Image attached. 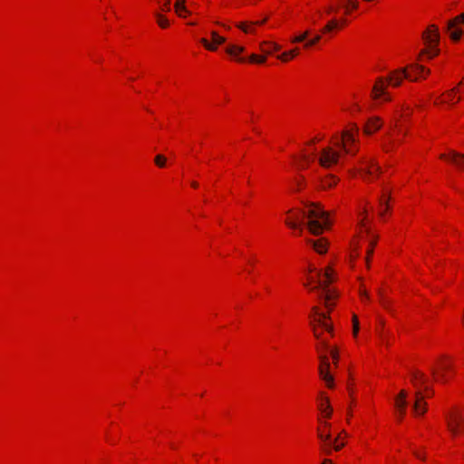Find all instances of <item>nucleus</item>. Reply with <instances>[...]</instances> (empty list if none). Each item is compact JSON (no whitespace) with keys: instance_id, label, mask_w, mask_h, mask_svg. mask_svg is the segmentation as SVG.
I'll return each instance as SVG.
<instances>
[{"instance_id":"obj_33","label":"nucleus","mask_w":464,"mask_h":464,"mask_svg":"<svg viewBox=\"0 0 464 464\" xmlns=\"http://www.w3.org/2000/svg\"><path fill=\"white\" fill-rule=\"evenodd\" d=\"M158 24L160 27L166 28L169 25V21L166 17L160 14H156Z\"/></svg>"},{"instance_id":"obj_57","label":"nucleus","mask_w":464,"mask_h":464,"mask_svg":"<svg viewBox=\"0 0 464 464\" xmlns=\"http://www.w3.org/2000/svg\"><path fill=\"white\" fill-rule=\"evenodd\" d=\"M238 61L239 62H245V58H239Z\"/></svg>"},{"instance_id":"obj_48","label":"nucleus","mask_w":464,"mask_h":464,"mask_svg":"<svg viewBox=\"0 0 464 464\" xmlns=\"http://www.w3.org/2000/svg\"><path fill=\"white\" fill-rule=\"evenodd\" d=\"M343 446V444H340V445L335 444V443L334 444V448L335 450H339Z\"/></svg>"},{"instance_id":"obj_29","label":"nucleus","mask_w":464,"mask_h":464,"mask_svg":"<svg viewBox=\"0 0 464 464\" xmlns=\"http://www.w3.org/2000/svg\"><path fill=\"white\" fill-rule=\"evenodd\" d=\"M321 40V35L319 34H316L314 37H313L312 39L306 41L304 44V48H310L314 45H315L319 41Z\"/></svg>"},{"instance_id":"obj_21","label":"nucleus","mask_w":464,"mask_h":464,"mask_svg":"<svg viewBox=\"0 0 464 464\" xmlns=\"http://www.w3.org/2000/svg\"><path fill=\"white\" fill-rule=\"evenodd\" d=\"M266 22V19L261 21H256L255 23H250L249 24H246L245 23L237 24V27L240 28L245 33H253L254 32V25L263 24Z\"/></svg>"},{"instance_id":"obj_42","label":"nucleus","mask_w":464,"mask_h":464,"mask_svg":"<svg viewBox=\"0 0 464 464\" xmlns=\"http://www.w3.org/2000/svg\"><path fill=\"white\" fill-rule=\"evenodd\" d=\"M373 254V248L372 247H369L367 249V256H366V263L367 265L369 264V260H370V256Z\"/></svg>"},{"instance_id":"obj_55","label":"nucleus","mask_w":464,"mask_h":464,"mask_svg":"<svg viewBox=\"0 0 464 464\" xmlns=\"http://www.w3.org/2000/svg\"><path fill=\"white\" fill-rule=\"evenodd\" d=\"M191 185H192V187H194V188H197V187H198V183H197V182H192V184H191Z\"/></svg>"},{"instance_id":"obj_44","label":"nucleus","mask_w":464,"mask_h":464,"mask_svg":"<svg viewBox=\"0 0 464 464\" xmlns=\"http://www.w3.org/2000/svg\"><path fill=\"white\" fill-rule=\"evenodd\" d=\"M298 52H299V51H298V48H295V49H293V50L289 51V53H290V55H291V58H293V57H295V55H297V54H298Z\"/></svg>"},{"instance_id":"obj_24","label":"nucleus","mask_w":464,"mask_h":464,"mask_svg":"<svg viewBox=\"0 0 464 464\" xmlns=\"http://www.w3.org/2000/svg\"><path fill=\"white\" fill-rule=\"evenodd\" d=\"M244 47L239 45H229L227 47L226 52L231 55L237 57V54L244 52Z\"/></svg>"},{"instance_id":"obj_11","label":"nucleus","mask_w":464,"mask_h":464,"mask_svg":"<svg viewBox=\"0 0 464 464\" xmlns=\"http://www.w3.org/2000/svg\"><path fill=\"white\" fill-rule=\"evenodd\" d=\"M427 403L424 401V396L420 391L415 392V401L413 403V411L416 415H422L427 411Z\"/></svg>"},{"instance_id":"obj_8","label":"nucleus","mask_w":464,"mask_h":464,"mask_svg":"<svg viewBox=\"0 0 464 464\" xmlns=\"http://www.w3.org/2000/svg\"><path fill=\"white\" fill-rule=\"evenodd\" d=\"M447 425L453 435L464 431V418L459 412H452L447 416Z\"/></svg>"},{"instance_id":"obj_39","label":"nucleus","mask_w":464,"mask_h":464,"mask_svg":"<svg viewBox=\"0 0 464 464\" xmlns=\"http://www.w3.org/2000/svg\"><path fill=\"white\" fill-rule=\"evenodd\" d=\"M440 368L447 372L452 370V365L449 362H441Z\"/></svg>"},{"instance_id":"obj_3","label":"nucleus","mask_w":464,"mask_h":464,"mask_svg":"<svg viewBox=\"0 0 464 464\" xmlns=\"http://www.w3.org/2000/svg\"><path fill=\"white\" fill-rule=\"evenodd\" d=\"M314 335L319 341V344L316 349L319 353L320 359V366H319V375L322 380H324L329 388L334 387V378L330 374V362L325 354L323 353V350H328V343L326 340L322 338V334L318 331V329L314 326Z\"/></svg>"},{"instance_id":"obj_28","label":"nucleus","mask_w":464,"mask_h":464,"mask_svg":"<svg viewBox=\"0 0 464 464\" xmlns=\"http://www.w3.org/2000/svg\"><path fill=\"white\" fill-rule=\"evenodd\" d=\"M266 56H259V55L255 54V53H253V54H251L249 56V61L251 63H256L262 64V63H264L266 62Z\"/></svg>"},{"instance_id":"obj_40","label":"nucleus","mask_w":464,"mask_h":464,"mask_svg":"<svg viewBox=\"0 0 464 464\" xmlns=\"http://www.w3.org/2000/svg\"><path fill=\"white\" fill-rule=\"evenodd\" d=\"M290 57H291V55H290L289 52H285V53H283L282 54H280V55L278 56V58H279L281 61H283V62H286V61H288Z\"/></svg>"},{"instance_id":"obj_10","label":"nucleus","mask_w":464,"mask_h":464,"mask_svg":"<svg viewBox=\"0 0 464 464\" xmlns=\"http://www.w3.org/2000/svg\"><path fill=\"white\" fill-rule=\"evenodd\" d=\"M440 158L450 160L459 169L464 167V154L459 153L455 150H450L449 154H440Z\"/></svg>"},{"instance_id":"obj_58","label":"nucleus","mask_w":464,"mask_h":464,"mask_svg":"<svg viewBox=\"0 0 464 464\" xmlns=\"http://www.w3.org/2000/svg\"><path fill=\"white\" fill-rule=\"evenodd\" d=\"M463 34H464V32H463Z\"/></svg>"},{"instance_id":"obj_13","label":"nucleus","mask_w":464,"mask_h":464,"mask_svg":"<svg viewBox=\"0 0 464 464\" xmlns=\"http://www.w3.org/2000/svg\"><path fill=\"white\" fill-rule=\"evenodd\" d=\"M354 141L353 134L350 130H343L342 132V141L337 142L336 146L342 148L346 153H353L351 149L347 148L346 143H353Z\"/></svg>"},{"instance_id":"obj_45","label":"nucleus","mask_w":464,"mask_h":464,"mask_svg":"<svg viewBox=\"0 0 464 464\" xmlns=\"http://www.w3.org/2000/svg\"><path fill=\"white\" fill-rule=\"evenodd\" d=\"M303 180H304V178L302 177V179H301V180H296V181H295V184H296V190H299V189L301 188V186H302Z\"/></svg>"},{"instance_id":"obj_50","label":"nucleus","mask_w":464,"mask_h":464,"mask_svg":"<svg viewBox=\"0 0 464 464\" xmlns=\"http://www.w3.org/2000/svg\"><path fill=\"white\" fill-rule=\"evenodd\" d=\"M361 295H362V297H365L366 299H369V295L366 291L362 292Z\"/></svg>"},{"instance_id":"obj_6","label":"nucleus","mask_w":464,"mask_h":464,"mask_svg":"<svg viewBox=\"0 0 464 464\" xmlns=\"http://www.w3.org/2000/svg\"><path fill=\"white\" fill-rule=\"evenodd\" d=\"M325 280H318L317 285L313 287L312 289H322L324 292V299H325V306L329 309L332 306L330 301L334 298V293L328 288L329 284L333 281L332 271L330 268H327L324 274Z\"/></svg>"},{"instance_id":"obj_12","label":"nucleus","mask_w":464,"mask_h":464,"mask_svg":"<svg viewBox=\"0 0 464 464\" xmlns=\"http://www.w3.org/2000/svg\"><path fill=\"white\" fill-rule=\"evenodd\" d=\"M212 43L210 44L206 38L200 39V43L209 51H216L217 45L222 44L225 43V38L219 36L216 32L211 33Z\"/></svg>"},{"instance_id":"obj_14","label":"nucleus","mask_w":464,"mask_h":464,"mask_svg":"<svg viewBox=\"0 0 464 464\" xmlns=\"http://www.w3.org/2000/svg\"><path fill=\"white\" fill-rule=\"evenodd\" d=\"M313 311L318 316V318L315 319L318 326L322 327L329 333H332L333 327L326 322V319L328 318L327 314L324 313H319L317 307H313Z\"/></svg>"},{"instance_id":"obj_41","label":"nucleus","mask_w":464,"mask_h":464,"mask_svg":"<svg viewBox=\"0 0 464 464\" xmlns=\"http://www.w3.org/2000/svg\"><path fill=\"white\" fill-rule=\"evenodd\" d=\"M348 2V5L353 8V9H357L358 8V1L357 0H347Z\"/></svg>"},{"instance_id":"obj_38","label":"nucleus","mask_w":464,"mask_h":464,"mask_svg":"<svg viewBox=\"0 0 464 464\" xmlns=\"http://www.w3.org/2000/svg\"><path fill=\"white\" fill-rule=\"evenodd\" d=\"M335 183H336V179L334 177H331L324 181V186L331 187Z\"/></svg>"},{"instance_id":"obj_9","label":"nucleus","mask_w":464,"mask_h":464,"mask_svg":"<svg viewBox=\"0 0 464 464\" xmlns=\"http://www.w3.org/2000/svg\"><path fill=\"white\" fill-rule=\"evenodd\" d=\"M464 24V14L456 16L454 19L448 22L447 30L450 33V38L457 42L463 35V30L457 27L458 24Z\"/></svg>"},{"instance_id":"obj_16","label":"nucleus","mask_w":464,"mask_h":464,"mask_svg":"<svg viewBox=\"0 0 464 464\" xmlns=\"http://www.w3.org/2000/svg\"><path fill=\"white\" fill-rule=\"evenodd\" d=\"M281 46L276 43L272 42H262L260 44V50L264 53L263 56H266L272 53L273 51H279Z\"/></svg>"},{"instance_id":"obj_22","label":"nucleus","mask_w":464,"mask_h":464,"mask_svg":"<svg viewBox=\"0 0 464 464\" xmlns=\"http://www.w3.org/2000/svg\"><path fill=\"white\" fill-rule=\"evenodd\" d=\"M174 7L176 13L181 17H184L188 14V11L185 6V0H177Z\"/></svg>"},{"instance_id":"obj_19","label":"nucleus","mask_w":464,"mask_h":464,"mask_svg":"<svg viewBox=\"0 0 464 464\" xmlns=\"http://www.w3.org/2000/svg\"><path fill=\"white\" fill-rule=\"evenodd\" d=\"M382 124L378 118H372L368 121L364 127V132L366 134H372L374 131L378 130L381 128Z\"/></svg>"},{"instance_id":"obj_18","label":"nucleus","mask_w":464,"mask_h":464,"mask_svg":"<svg viewBox=\"0 0 464 464\" xmlns=\"http://www.w3.org/2000/svg\"><path fill=\"white\" fill-rule=\"evenodd\" d=\"M307 242L312 245L314 250L319 254H324L327 250V243L324 238L307 240Z\"/></svg>"},{"instance_id":"obj_5","label":"nucleus","mask_w":464,"mask_h":464,"mask_svg":"<svg viewBox=\"0 0 464 464\" xmlns=\"http://www.w3.org/2000/svg\"><path fill=\"white\" fill-rule=\"evenodd\" d=\"M359 163L361 164V167L358 169V172L362 174L364 179H366L368 177L373 176L374 172L377 174L382 172L381 167L372 158L362 157L360 159Z\"/></svg>"},{"instance_id":"obj_1","label":"nucleus","mask_w":464,"mask_h":464,"mask_svg":"<svg viewBox=\"0 0 464 464\" xmlns=\"http://www.w3.org/2000/svg\"><path fill=\"white\" fill-rule=\"evenodd\" d=\"M403 79H408L410 81H416V78H412L411 74L408 72L407 68H401L395 71H392L387 79L382 77H379L376 80L375 84L372 87V96L374 100H378L383 97V100L388 102L391 100L390 96L386 92L385 89L387 83L391 84L393 87H398L401 85Z\"/></svg>"},{"instance_id":"obj_17","label":"nucleus","mask_w":464,"mask_h":464,"mask_svg":"<svg viewBox=\"0 0 464 464\" xmlns=\"http://www.w3.org/2000/svg\"><path fill=\"white\" fill-rule=\"evenodd\" d=\"M408 69V72L411 74L412 78L418 79V76L420 75L422 72H425L426 74H429L430 71L427 70L422 65H420L418 63H413L406 67Z\"/></svg>"},{"instance_id":"obj_49","label":"nucleus","mask_w":464,"mask_h":464,"mask_svg":"<svg viewBox=\"0 0 464 464\" xmlns=\"http://www.w3.org/2000/svg\"><path fill=\"white\" fill-rule=\"evenodd\" d=\"M383 150L384 151L389 152L392 150V148L389 145H383Z\"/></svg>"},{"instance_id":"obj_56","label":"nucleus","mask_w":464,"mask_h":464,"mask_svg":"<svg viewBox=\"0 0 464 464\" xmlns=\"http://www.w3.org/2000/svg\"><path fill=\"white\" fill-rule=\"evenodd\" d=\"M380 337H382V340H383V342H385V338H384V336L382 335V333H380Z\"/></svg>"},{"instance_id":"obj_34","label":"nucleus","mask_w":464,"mask_h":464,"mask_svg":"<svg viewBox=\"0 0 464 464\" xmlns=\"http://www.w3.org/2000/svg\"><path fill=\"white\" fill-rule=\"evenodd\" d=\"M353 335L356 336L359 332V320L356 315H353Z\"/></svg>"},{"instance_id":"obj_2","label":"nucleus","mask_w":464,"mask_h":464,"mask_svg":"<svg viewBox=\"0 0 464 464\" xmlns=\"http://www.w3.org/2000/svg\"><path fill=\"white\" fill-rule=\"evenodd\" d=\"M306 207L308 210L302 211V214L308 218L305 225L313 235H320L330 225L329 213L315 203H307Z\"/></svg>"},{"instance_id":"obj_54","label":"nucleus","mask_w":464,"mask_h":464,"mask_svg":"<svg viewBox=\"0 0 464 464\" xmlns=\"http://www.w3.org/2000/svg\"><path fill=\"white\" fill-rule=\"evenodd\" d=\"M398 412H399V420H401L402 417L404 416V414H401V411H398Z\"/></svg>"},{"instance_id":"obj_32","label":"nucleus","mask_w":464,"mask_h":464,"mask_svg":"<svg viewBox=\"0 0 464 464\" xmlns=\"http://www.w3.org/2000/svg\"><path fill=\"white\" fill-rule=\"evenodd\" d=\"M389 206H388V203L387 201L384 199V197L382 196L381 198H380V216L381 217H383L384 215V212L388 209Z\"/></svg>"},{"instance_id":"obj_47","label":"nucleus","mask_w":464,"mask_h":464,"mask_svg":"<svg viewBox=\"0 0 464 464\" xmlns=\"http://www.w3.org/2000/svg\"><path fill=\"white\" fill-rule=\"evenodd\" d=\"M335 11H336V8L333 7L332 5H330V6H328V7L326 8V12H327L328 14H330V13H332V12H335Z\"/></svg>"},{"instance_id":"obj_46","label":"nucleus","mask_w":464,"mask_h":464,"mask_svg":"<svg viewBox=\"0 0 464 464\" xmlns=\"http://www.w3.org/2000/svg\"><path fill=\"white\" fill-rule=\"evenodd\" d=\"M161 9H162V11H169V9H170L169 2H166Z\"/></svg>"},{"instance_id":"obj_25","label":"nucleus","mask_w":464,"mask_h":464,"mask_svg":"<svg viewBox=\"0 0 464 464\" xmlns=\"http://www.w3.org/2000/svg\"><path fill=\"white\" fill-rule=\"evenodd\" d=\"M319 409L322 412L325 413L326 417H330L332 414V409L330 407L329 400L324 398V401L320 404Z\"/></svg>"},{"instance_id":"obj_43","label":"nucleus","mask_w":464,"mask_h":464,"mask_svg":"<svg viewBox=\"0 0 464 464\" xmlns=\"http://www.w3.org/2000/svg\"><path fill=\"white\" fill-rule=\"evenodd\" d=\"M376 242H377V237H374L373 238H372L370 240V244H369V247H372L374 248L375 245H376Z\"/></svg>"},{"instance_id":"obj_37","label":"nucleus","mask_w":464,"mask_h":464,"mask_svg":"<svg viewBox=\"0 0 464 464\" xmlns=\"http://www.w3.org/2000/svg\"><path fill=\"white\" fill-rule=\"evenodd\" d=\"M318 436H319L321 440L325 441V442H329L330 444L332 443L331 442V435L329 433L324 435L323 433L319 432Z\"/></svg>"},{"instance_id":"obj_35","label":"nucleus","mask_w":464,"mask_h":464,"mask_svg":"<svg viewBox=\"0 0 464 464\" xmlns=\"http://www.w3.org/2000/svg\"><path fill=\"white\" fill-rule=\"evenodd\" d=\"M330 354L334 360V363L336 365L337 364V362H338V351L334 348V349H331L330 350Z\"/></svg>"},{"instance_id":"obj_26","label":"nucleus","mask_w":464,"mask_h":464,"mask_svg":"<svg viewBox=\"0 0 464 464\" xmlns=\"http://www.w3.org/2000/svg\"><path fill=\"white\" fill-rule=\"evenodd\" d=\"M309 34H310V31L306 30L304 33L300 34L299 35H296V36L293 37L291 39V42L294 43V44H295V43H302L304 40H306V38L308 37Z\"/></svg>"},{"instance_id":"obj_53","label":"nucleus","mask_w":464,"mask_h":464,"mask_svg":"<svg viewBox=\"0 0 464 464\" xmlns=\"http://www.w3.org/2000/svg\"><path fill=\"white\" fill-rule=\"evenodd\" d=\"M414 455H415L417 458H419V459H424L420 454H419V453H418V452H416V451L414 452Z\"/></svg>"},{"instance_id":"obj_7","label":"nucleus","mask_w":464,"mask_h":464,"mask_svg":"<svg viewBox=\"0 0 464 464\" xmlns=\"http://www.w3.org/2000/svg\"><path fill=\"white\" fill-rule=\"evenodd\" d=\"M340 153L330 147L322 150L319 157V163L323 168L328 169L338 163Z\"/></svg>"},{"instance_id":"obj_20","label":"nucleus","mask_w":464,"mask_h":464,"mask_svg":"<svg viewBox=\"0 0 464 464\" xmlns=\"http://www.w3.org/2000/svg\"><path fill=\"white\" fill-rule=\"evenodd\" d=\"M430 372H431L432 376L434 377L435 381H437L439 382L446 383L449 380L446 371H443L441 369L440 371H438L434 366H431Z\"/></svg>"},{"instance_id":"obj_31","label":"nucleus","mask_w":464,"mask_h":464,"mask_svg":"<svg viewBox=\"0 0 464 464\" xmlns=\"http://www.w3.org/2000/svg\"><path fill=\"white\" fill-rule=\"evenodd\" d=\"M154 161L156 165L159 166L160 168H164L166 165L167 159L165 156L159 154L155 157Z\"/></svg>"},{"instance_id":"obj_15","label":"nucleus","mask_w":464,"mask_h":464,"mask_svg":"<svg viewBox=\"0 0 464 464\" xmlns=\"http://www.w3.org/2000/svg\"><path fill=\"white\" fill-rule=\"evenodd\" d=\"M407 392L406 391L402 390L400 392L398 396L395 399V406L398 411H401V414H405V409L407 406L406 401Z\"/></svg>"},{"instance_id":"obj_51","label":"nucleus","mask_w":464,"mask_h":464,"mask_svg":"<svg viewBox=\"0 0 464 464\" xmlns=\"http://www.w3.org/2000/svg\"><path fill=\"white\" fill-rule=\"evenodd\" d=\"M381 302L384 307H387V303L382 295H381Z\"/></svg>"},{"instance_id":"obj_52","label":"nucleus","mask_w":464,"mask_h":464,"mask_svg":"<svg viewBox=\"0 0 464 464\" xmlns=\"http://www.w3.org/2000/svg\"><path fill=\"white\" fill-rule=\"evenodd\" d=\"M322 464H332V460L330 459H324V461L322 462Z\"/></svg>"},{"instance_id":"obj_27","label":"nucleus","mask_w":464,"mask_h":464,"mask_svg":"<svg viewBox=\"0 0 464 464\" xmlns=\"http://www.w3.org/2000/svg\"><path fill=\"white\" fill-rule=\"evenodd\" d=\"M338 26V21L336 19L331 20L323 29V33H328Z\"/></svg>"},{"instance_id":"obj_23","label":"nucleus","mask_w":464,"mask_h":464,"mask_svg":"<svg viewBox=\"0 0 464 464\" xmlns=\"http://www.w3.org/2000/svg\"><path fill=\"white\" fill-rule=\"evenodd\" d=\"M411 381H412V382L414 383V385L416 387H419V385H422V384L425 383L426 378H425V375L422 372H414L412 373Z\"/></svg>"},{"instance_id":"obj_4","label":"nucleus","mask_w":464,"mask_h":464,"mask_svg":"<svg viewBox=\"0 0 464 464\" xmlns=\"http://www.w3.org/2000/svg\"><path fill=\"white\" fill-rule=\"evenodd\" d=\"M422 38L425 44L429 46V50L422 51L421 54H429V58L431 59L439 54L440 50L437 45L440 42V34L438 27L435 25H430L428 29L422 34Z\"/></svg>"},{"instance_id":"obj_36","label":"nucleus","mask_w":464,"mask_h":464,"mask_svg":"<svg viewBox=\"0 0 464 464\" xmlns=\"http://www.w3.org/2000/svg\"><path fill=\"white\" fill-rule=\"evenodd\" d=\"M285 224L289 227L294 228V229L299 227V223L296 220L286 219Z\"/></svg>"},{"instance_id":"obj_30","label":"nucleus","mask_w":464,"mask_h":464,"mask_svg":"<svg viewBox=\"0 0 464 464\" xmlns=\"http://www.w3.org/2000/svg\"><path fill=\"white\" fill-rule=\"evenodd\" d=\"M454 92H455V89H452V90L449 91L445 94V97L443 98V100L441 102H445V103H454V102H453V100H454Z\"/></svg>"}]
</instances>
